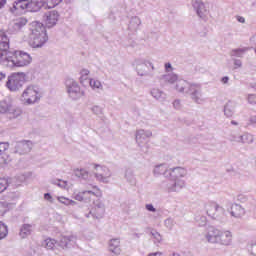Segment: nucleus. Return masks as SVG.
Here are the masks:
<instances>
[{"instance_id":"obj_41","label":"nucleus","mask_w":256,"mask_h":256,"mask_svg":"<svg viewBox=\"0 0 256 256\" xmlns=\"http://www.w3.org/2000/svg\"><path fill=\"white\" fill-rule=\"evenodd\" d=\"M249 255L256 256V240H252L247 245Z\"/></svg>"},{"instance_id":"obj_64","label":"nucleus","mask_w":256,"mask_h":256,"mask_svg":"<svg viewBox=\"0 0 256 256\" xmlns=\"http://www.w3.org/2000/svg\"><path fill=\"white\" fill-rule=\"evenodd\" d=\"M148 256H164V255H163V252H156V253L149 254Z\"/></svg>"},{"instance_id":"obj_57","label":"nucleus","mask_w":256,"mask_h":256,"mask_svg":"<svg viewBox=\"0 0 256 256\" xmlns=\"http://www.w3.org/2000/svg\"><path fill=\"white\" fill-rule=\"evenodd\" d=\"M164 69L166 73H173L174 71L173 65L169 62L164 64Z\"/></svg>"},{"instance_id":"obj_47","label":"nucleus","mask_w":256,"mask_h":256,"mask_svg":"<svg viewBox=\"0 0 256 256\" xmlns=\"http://www.w3.org/2000/svg\"><path fill=\"white\" fill-rule=\"evenodd\" d=\"M7 187H9V181L5 178H0V194L7 191Z\"/></svg>"},{"instance_id":"obj_22","label":"nucleus","mask_w":256,"mask_h":256,"mask_svg":"<svg viewBox=\"0 0 256 256\" xmlns=\"http://www.w3.org/2000/svg\"><path fill=\"white\" fill-rule=\"evenodd\" d=\"M228 212L231 217H234L235 219H241V217L245 216V208L237 203L231 204L230 208H228Z\"/></svg>"},{"instance_id":"obj_23","label":"nucleus","mask_w":256,"mask_h":256,"mask_svg":"<svg viewBox=\"0 0 256 256\" xmlns=\"http://www.w3.org/2000/svg\"><path fill=\"white\" fill-rule=\"evenodd\" d=\"M57 21H59V12L56 10L49 11L45 14V23L47 27H55Z\"/></svg>"},{"instance_id":"obj_25","label":"nucleus","mask_w":256,"mask_h":256,"mask_svg":"<svg viewBox=\"0 0 256 256\" xmlns=\"http://www.w3.org/2000/svg\"><path fill=\"white\" fill-rule=\"evenodd\" d=\"M45 6V0H28V11L37 13Z\"/></svg>"},{"instance_id":"obj_58","label":"nucleus","mask_w":256,"mask_h":256,"mask_svg":"<svg viewBox=\"0 0 256 256\" xmlns=\"http://www.w3.org/2000/svg\"><path fill=\"white\" fill-rule=\"evenodd\" d=\"M234 69H241L243 67V62L239 59H233Z\"/></svg>"},{"instance_id":"obj_38","label":"nucleus","mask_w":256,"mask_h":256,"mask_svg":"<svg viewBox=\"0 0 256 256\" xmlns=\"http://www.w3.org/2000/svg\"><path fill=\"white\" fill-rule=\"evenodd\" d=\"M27 25V20L25 18H19L14 22L13 28L14 31H20V29H23Z\"/></svg>"},{"instance_id":"obj_14","label":"nucleus","mask_w":256,"mask_h":256,"mask_svg":"<svg viewBox=\"0 0 256 256\" xmlns=\"http://www.w3.org/2000/svg\"><path fill=\"white\" fill-rule=\"evenodd\" d=\"M153 132L150 130H137L136 131V143L139 145V147L142 149V153H147L149 150V146L147 145V139L152 137Z\"/></svg>"},{"instance_id":"obj_28","label":"nucleus","mask_w":256,"mask_h":256,"mask_svg":"<svg viewBox=\"0 0 256 256\" xmlns=\"http://www.w3.org/2000/svg\"><path fill=\"white\" fill-rule=\"evenodd\" d=\"M15 193L10 192L7 196L4 197L5 202H0V215H3L7 211V206L11 203V201L15 200Z\"/></svg>"},{"instance_id":"obj_5","label":"nucleus","mask_w":256,"mask_h":256,"mask_svg":"<svg viewBox=\"0 0 256 256\" xmlns=\"http://www.w3.org/2000/svg\"><path fill=\"white\" fill-rule=\"evenodd\" d=\"M102 196L103 192H101V189L98 188V186H92L91 189L74 192L72 197L75 201H80L82 203H91V201L95 203V198Z\"/></svg>"},{"instance_id":"obj_37","label":"nucleus","mask_w":256,"mask_h":256,"mask_svg":"<svg viewBox=\"0 0 256 256\" xmlns=\"http://www.w3.org/2000/svg\"><path fill=\"white\" fill-rule=\"evenodd\" d=\"M57 201H59L62 205H65L66 207H69V205L75 206L77 205V202L69 199L65 196H57L56 197Z\"/></svg>"},{"instance_id":"obj_52","label":"nucleus","mask_w":256,"mask_h":256,"mask_svg":"<svg viewBox=\"0 0 256 256\" xmlns=\"http://www.w3.org/2000/svg\"><path fill=\"white\" fill-rule=\"evenodd\" d=\"M229 141H231L232 143H241V135L231 134L229 137Z\"/></svg>"},{"instance_id":"obj_46","label":"nucleus","mask_w":256,"mask_h":256,"mask_svg":"<svg viewBox=\"0 0 256 256\" xmlns=\"http://www.w3.org/2000/svg\"><path fill=\"white\" fill-rule=\"evenodd\" d=\"M164 227H166L168 231L173 230V227H175V220L173 218H167L164 220Z\"/></svg>"},{"instance_id":"obj_45","label":"nucleus","mask_w":256,"mask_h":256,"mask_svg":"<svg viewBox=\"0 0 256 256\" xmlns=\"http://www.w3.org/2000/svg\"><path fill=\"white\" fill-rule=\"evenodd\" d=\"M152 239L154 240V243H161L163 241V236L157 231V230H152L150 232Z\"/></svg>"},{"instance_id":"obj_10","label":"nucleus","mask_w":256,"mask_h":256,"mask_svg":"<svg viewBox=\"0 0 256 256\" xmlns=\"http://www.w3.org/2000/svg\"><path fill=\"white\" fill-rule=\"evenodd\" d=\"M186 95H190V99L197 105H203L207 101L203 95V86L199 83L190 84Z\"/></svg>"},{"instance_id":"obj_60","label":"nucleus","mask_w":256,"mask_h":256,"mask_svg":"<svg viewBox=\"0 0 256 256\" xmlns=\"http://www.w3.org/2000/svg\"><path fill=\"white\" fill-rule=\"evenodd\" d=\"M248 125H256V115L250 116Z\"/></svg>"},{"instance_id":"obj_49","label":"nucleus","mask_w":256,"mask_h":256,"mask_svg":"<svg viewBox=\"0 0 256 256\" xmlns=\"http://www.w3.org/2000/svg\"><path fill=\"white\" fill-rule=\"evenodd\" d=\"M62 1L63 0H45V3L48 9H53V7H57V5H59V3H61Z\"/></svg>"},{"instance_id":"obj_62","label":"nucleus","mask_w":256,"mask_h":256,"mask_svg":"<svg viewBox=\"0 0 256 256\" xmlns=\"http://www.w3.org/2000/svg\"><path fill=\"white\" fill-rule=\"evenodd\" d=\"M221 83H223V85H227V83H229V76H224L221 79Z\"/></svg>"},{"instance_id":"obj_55","label":"nucleus","mask_w":256,"mask_h":256,"mask_svg":"<svg viewBox=\"0 0 256 256\" xmlns=\"http://www.w3.org/2000/svg\"><path fill=\"white\" fill-rule=\"evenodd\" d=\"M247 101L250 105H256V95L255 94H249L247 97Z\"/></svg>"},{"instance_id":"obj_30","label":"nucleus","mask_w":256,"mask_h":256,"mask_svg":"<svg viewBox=\"0 0 256 256\" xmlns=\"http://www.w3.org/2000/svg\"><path fill=\"white\" fill-rule=\"evenodd\" d=\"M32 231H33V225L24 224L20 228L19 235L22 239H27V237H29V235H31Z\"/></svg>"},{"instance_id":"obj_61","label":"nucleus","mask_w":256,"mask_h":256,"mask_svg":"<svg viewBox=\"0 0 256 256\" xmlns=\"http://www.w3.org/2000/svg\"><path fill=\"white\" fill-rule=\"evenodd\" d=\"M235 18L238 21V23L245 24V17L237 15L235 16Z\"/></svg>"},{"instance_id":"obj_16","label":"nucleus","mask_w":256,"mask_h":256,"mask_svg":"<svg viewBox=\"0 0 256 256\" xmlns=\"http://www.w3.org/2000/svg\"><path fill=\"white\" fill-rule=\"evenodd\" d=\"M13 15H23L25 11H29V0H16L9 8Z\"/></svg>"},{"instance_id":"obj_8","label":"nucleus","mask_w":256,"mask_h":256,"mask_svg":"<svg viewBox=\"0 0 256 256\" xmlns=\"http://www.w3.org/2000/svg\"><path fill=\"white\" fill-rule=\"evenodd\" d=\"M25 79H27V75L24 72L12 73L8 76L6 87L12 92L19 91L25 85Z\"/></svg>"},{"instance_id":"obj_17","label":"nucleus","mask_w":256,"mask_h":256,"mask_svg":"<svg viewBox=\"0 0 256 256\" xmlns=\"http://www.w3.org/2000/svg\"><path fill=\"white\" fill-rule=\"evenodd\" d=\"M192 7L194 11H196L198 17L200 19H206L209 17V9L205 5V3L201 0H192Z\"/></svg>"},{"instance_id":"obj_40","label":"nucleus","mask_w":256,"mask_h":256,"mask_svg":"<svg viewBox=\"0 0 256 256\" xmlns=\"http://www.w3.org/2000/svg\"><path fill=\"white\" fill-rule=\"evenodd\" d=\"M125 179L130 183V185H135L137 183V180L135 179V174H133L132 170H126L125 172Z\"/></svg>"},{"instance_id":"obj_59","label":"nucleus","mask_w":256,"mask_h":256,"mask_svg":"<svg viewBox=\"0 0 256 256\" xmlns=\"http://www.w3.org/2000/svg\"><path fill=\"white\" fill-rule=\"evenodd\" d=\"M44 199H45V201H49V203H55L53 196H51V194H49V193L44 194Z\"/></svg>"},{"instance_id":"obj_43","label":"nucleus","mask_w":256,"mask_h":256,"mask_svg":"<svg viewBox=\"0 0 256 256\" xmlns=\"http://www.w3.org/2000/svg\"><path fill=\"white\" fill-rule=\"evenodd\" d=\"M52 185H57V187H60V189H67V181L65 180H59V179H52L51 180Z\"/></svg>"},{"instance_id":"obj_56","label":"nucleus","mask_w":256,"mask_h":256,"mask_svg":"<svg viewBox=\"0 0 256 256\" xmlns=\"http://www.w3.org/2000/svg\"><path fill=\"white\" fill-rule=\"evenodd\" d=\"M145 209L149 213H157V208H155V206H153V204H146Z\"/></svg>"},{"instance_id":"obj_32","label":"nucleus","mask_w":256,"mask_h":256,"mask_svg":"<svg viewBox=\"0 0 256 256\" xmlns=\"http://www.w3.org/2000/svg\"><path fill=\"white\" fill-rule=\"evenodd\" d=\"M74 175L83 181H87L89 179V172L85 168H75Z\"/></svg>"},{"instance_id":"obj_6","label":"nucleus","mask_w":256,"mask_h":256,"mask_svg":"<svg viewBox=\"0 0 256 256\" xmlns=\"http://www.w3.org/2000/svg\"><path fill=\"white\" fill-rule=\"evenodd\" d=\"M21 113H23V111L13 104L11 98L0 100V115H7L9 119H17V117L21 116Z\"/></svg>"},{"instance_id":"obj_13","label":"nucleus","mask_w":256,"mask_h":256,"mask_svg":"<svg viewBox=\"0 0 256 256\" xmlns=\"http://www.w3.org/2000/svg\"><path fill=\"white\" fill-rule=\"evenodd\" d=\"M105 216V203L101 199L94 201L89 213L85 214L86 219H103Z\"/></svg>"},{"instance_id":"obj_12","label":"nucleus","mask_w":256,"mask_h":256,"mask_svg":"<svg viewBox=\"0 0 256 256\" xmlns=\"http://www.w3.org/2000/svg\"><path fill=\"white\" fill-rule=\"evenodd\" d=\"M206 213L211 219H216L217 221H223L225 219V208L219 206L216 202H208L205 205Z\"/></svg>"},{"instance_id":"obj_36","label":"nucleus","mask_w":256,"mask_h":256,"mask_svg":"<svg viewBox=\"0 0 256 256\" xmlns=\"http://www.w3.org/2000/svg\"><path fill=\"white\" fill-rule=\"evenodd\" d=\"M57 245H59V242H57V240L53 239V238H47L46 240H44L43 242V246L48 249V250H53L55 249V247H57Z\"/></svg>"},{"instance_id":"obj_44","label":"nucleus","mask_w":256,"mask_h":256,"mask_svg":"<svg viewBox=\"0 0 256 256\" xmlns=\"http://www.w3.org/2000/svg\"><path fill=\"white\" fill-rule=\"evenodd\" d=\"M89 73L90 71L85 68L80 71V78H79L80 83L83 84L85 83V81L89 79Z\"/></svg>"},{"instance_id":"obj_15","label":"nucleus","mask_w":256,"mask_h":256,"mask_svg":"<svg viewBox=\"0 0 256 256\" xmlns=\"http://www.w3.org/2000/svg\"><path fill=\"white\" fill-rule=\"evenodd\" d=\"M220 230L221 229L215 228L214 226H209L208 228H206L203 233L205 241L212 245H218Z\"/></svg>"},{"instance_id":"obj_19","label":"nucleus","mask_w":256,"mask_h":256,"mask_svg":"<svg viewBox=\"0 0 256 256\" xmlns=\"http://www.w3.org/2000/svg\"><path fill=\"white\" fill-rule=\"evenodd\" d=\"M75 245H77V236L73 234L62 235L58 242V247H61V249H71Z\"/></svg>"},{"instance_id":"obj_33","label":"nucleus","mask_w":256,"mask_h":256,"mask_svg":"<svg viewBox=\"0 0 256 256\" xmlns=\"http://www.w3.org/2000/svg\"><path fill=\"white\" fill-rule=\"evenodd\" d=\"M250 49L251 48H249V47H241V48L233 49L230 52V56L237 57V58H243L245 56V53H247V51H249Z\"/></svg>"},{"instance_id":"obj_4","label":"nucleus","mask_w":256,"mask_h":256,"mask_svg":"<svg viewBox=\"0 0 256 256\" xmlns=\"http://www.w3.org/2000/svg\"><path fill=\"white\" fill-rule=\"evenodd\" d=\"M42 98L43 90L37 85H29L22 92L20 101L23 105H37Z\"/></svg>"},{"instance_id":"obj_39","label":"nucleus","mask_w":256,"mask_h":256,"mask_svg":"<svg viewBox=\"0 0 256 256\" xmlns=\"http://www.w3.org/2000/svg\"><path fill=\"white\" fill-rule=\"evenodd\" d=\"M253 141H254L253 134L246 132L241 135V143H243L244 145H251Z\"/></svg>"},{"instance_id":"obj_31","label":"nucleus","mask_w":256,"mask_h":256,"mask_svg":"<svg viewBox=\"0 0 256 256\" xmlns=\"http://www.w3.org/2000/svg\"><path fill=\"white\" fill-rule=\"evenodd\" d=\"M89 85L92 91H95L96 93H101V91H103V83L97 79L90 78Z\"/></svg>"},{"instance_id":"obj_29","label":"nucleus","mask_w":256,"mask_h":256,"mask_svg":"<svg viewBox=\"0 0 256 256\" xmlns=\"http://www.w3.org/2000/svg\"><path fill=\"white\" fill-rule=\"evenodd\" d=\"M139 27H141V18H139V16L131 17L128 24L129 31H132V33H135L139 31Z\"/></svg>"},{"instance_id":"obj_26","label":"nucleus","mask_w":256,"mask_h":256,"mask_svg":"<svg viewBox=\"0 0 256 256\" xmlns=\"http://www.w3.org/2000/svg\"><path fill=\"white\" fill-rule=\"evenodd\" d=\"M169 171H171V168H169V165L159 164L154 167L153 173L156 177H159V175H163L164 177H169Z\"/></svg>"},{"instance_id":"obj_18","label":"nucleus","mask_w":256,"mask_h":256,"mask_svg":"<svg viewBox=\"0 0 256 256\" xmlns=\"http://www.w3.org/2000/svg\"><path fill=\"white\" fill-rule=\"evenodd\" d=\"M218 245H222V247H229L233 245V232L230 230L220 229L218 236Z\"/></svg>"},{"instance_id":"obj_11","label":"nucleus","mask_w":256,"mask_h":256,"mask_svg":"<svg viewBox=\"0 0 256 256\" xmlns=\"http://www.w3.org/2000/svg\"><path fill=\"white\" fill-rule=\"evenodd\" d=\"M65 87L70 99H73L74 101L81 99V97L84 95L83 91L81 90V86H79V83H77V81L74 79L67 78L65 80Z\"/></svg>"},{"instance_id":"obj_3","label":"nucleus","mask_w":256,"mask_h":256,"mask_svg":"<svg viewBox=\"0 0 256 256\" xmlns=\"http://www.w3.org/2000/svg\"><path fill=\"white\" fill-rule=\"evenodd\" d=\"M31 61H33V58L31 55H29V53L15 51L8 52L6 57H4L2 62H0V65L13 69V67H27L28 65H31Z\"/></svg>"},{"instance_id":"obj_20","label":"nucleus","mask_w":256,"mask_h":256,"mask_svg":"<svg viewBox=\"0 0 256 256\" xmlns=\"http://www.w3.org/2000/svg\"><path fill=\"white\" fill-rule=\"evenodd\" d=\"M32 149H33V142H31L30 140H22L20 142H17L15 145V151L20 155H25L26 153H30Z\"/></svg>"},{"instance_id":"obj_24","label":"nucleus","mask_w":256,"mask_h":256,"mask_svg":"<svg viewBox=\"0 0 256 256\" xmlns=\"http://www.w3.org/2000/svg\"><path fill=\"white\" fill-rule=\"evenodd\" d=\"M179 75H177L175 72H170V73H166L163 74L161 76V81L162 83H164V85H169L170 87H174L175 83L178 81L179 79Z\"/></svg>"},{"instance_id":"obj_53","label":"nucleus","mask_w":256,"mask_h":256,"mask_svg":"<svg viewBox=\"0 0 256 256\" xmlns=\"http://www.w3.org/2000/svg\"><path fill=\"white\" fill-rule=\"evenodd\" d=\"M9 149V143L7 142H0V156L3 155Z\"/></svg>"},{"instance_id":"obj_7","label":"nucleus","mask_w":256,"mask_h":256,"mask_svg":"<svg viewBox=\"0 0 256 256\" xmlns=\"http://www.w3.org/2000/svg\"><path fill=\"white\" fill-rule=\"evenodd\" d=\"M132 67H134L138 77H151L149 67L152 71H155V65L150 60L145 58H137L133 61Z\"/></svg>"},{"instance_id":"obj_2","label":"nucleus","mask_w":256,"mask_h":256,"mask_svg":"<svg viewBox=\"0 0 256 256\" xmlns=\"http://www.w3.org/2000/svg\"><path fill=\"white\" fill-rule=\"evenodd\" d=\"M49 41L47 36V29L41 22L34 21L30 24V33L28 36V43L33 49H41L45 43Z\"/></svg>"},{"instance_id":"obj_42","label":"nucleus","mask_w":256,"mask_h":256,"mask_svg":"<svg viewBox=\"0 0 256 256\" xmlns=\"http://www.w3.org/2000/svg\"><path fill=\"white\" fill-rule=\"evenodd\" d=\"M9 234V230L7 229V225L0 221V240L5 239Z\"/></svg>"},{"instance_id":"obj_63","label":"nucleus","mask_w":256,"mask_h":256,"mask_svg":"<svg viewBox=\"0 0 256 256\" xmlns=\"http://www.w3.org/2000/svg\"><path fill=\"white\" fill-rule=\"evenodd\" d=\"M7 5V0H0V9H3Z\"/></svg>"},{"instance_id":"obj_48","label":"nucleus","mask_w":256,"mask_h":256,"mask_svg":"<svg viewBox=\"0 0 256 256\" xmlns=\"http://www.w3.org/2000/svg\"><path fill=\"white\" fill-rule=\"evenodd\" d=\"M90 111H92V113L94 115H98L101 116L103 115V107L99 106V105H94L90 108Z\"/></svg>"},{"instance_id":"obj_35","label":"nucleus","mask_w":256,"mask_h":256,"mask_svg":"<svg viewBox=\"0 0 256 256\" xmlns=\"http://www.w3.org/2000/svg\"><path fill=\"white\" fill-rule=\"evenodd\" d=\"M150 93L156 101H163L165 99V93L159 88H153Z\"/></svg>"},{"instance_id":"obj_1","label":"nucleus","mask_w":256,"mask_h":256,"mask_svg":"<svg viewBox=\"0 0 256 256\" xmlns=\"http://www.w3.org/2000/svg\"><path fill=\"white\" fill-rule=\"evenodd\" d=\"M185 175H187V170L183 167L170 168L171 179L162 183V189L167 193H179L185 187V180L182 179Z\"/></svg>"},{"instance_id":"obj_50","label":"nucleus","mask_w":256,"mask_h":256,"mask_svg":"<svg viewBox=\"0 0 256 256\" xmlns=\"http://www.w3.org/2000/svg\"><path fill=\"white\" fill-rule=\"evenodd\" d=\"M195 221L200 227L207 225V217L205 216H196Z\"/></svg>"},{"instance_id":"obj_21","label":"nucleus","mask_w":256,"mask_h":256,"mask_svg":"<svg viewBox=\"0 0 256 256\" xmlns=\"http://www.w3.org/2000/svg\"><path fill=\"white\" fill-rule=\"evenodd\" d=\"M191 84L192 83H189L187 80L179 77L178 80H176L175 85L172 86V89H174L178 93H183L184 95H187Z\"/></svg>"},{"instance_id":"obj_9","label":"nucleus","mask_w":256,"mask_h":256,"mask_svg":"<svg viewBox=\"0 0 256 256\" xmlns=\"http://www.w3.org/2000/svg\"><path fill=\"white\" fill-rule=\"evenodd\" d=\"M94 177L98 183L108 185V183H111L113 172L105 165L94 164Z\"/></svg>"},{"instance_id":"obj_34","label":"nucleus","mask_w":256,"mask_h":256,"mask_svg":"<svg viewBox=\"0 0 256 256\" xmlns=\"http://www.w3.org/2000/svg\"><path fill=\"white\" fill-rule=\"evenodd\" d=\"M224 115L226 117H231L235 115V102L228 101L224 106Z\"/></svg>"},{"instance_id":"obj_51","label":"nucleus","mask_w":256,"mask_h":256,"mask_svg":"<svg viewBox=\"0 0 256 256\" xmlns=\"http://www.w3.org/2000/svg\"><path fill=\"white\" fill-rule=\"evenodd\" d=\"M10 161H11V158H9V156H7L6 154L0 155V169L4 165H7Z\"/></svg>"},{"instance_id":"obj_27","label":"nucleus","mask_w":256,"mask_h":256,"mask_svg":"<svg viewBox=\"0 0 256 256\" xmlns=\"http://www.w3.org/2000/svg\"><path fill=\"white\" fill-rule=\"evenodd\" d=\"M109 251L114 255H121V240L113 238L109 241Z\"/></svg>"},{"instance_id":"obj_54","label":"nucleus","mask_w":256,"mask_h":256,"mask_svg":"<svg viewBox=\"0 0 256 256\" xmlns=\"http://www.w3.org/2000/svg\"><path fill=\"white\" fill-rule=\"evenodd\" d=\"M183 105L181 104V100L176 99L173 101V108L176 109V111H181V108Z\"/></svg>"}]
</instances>
